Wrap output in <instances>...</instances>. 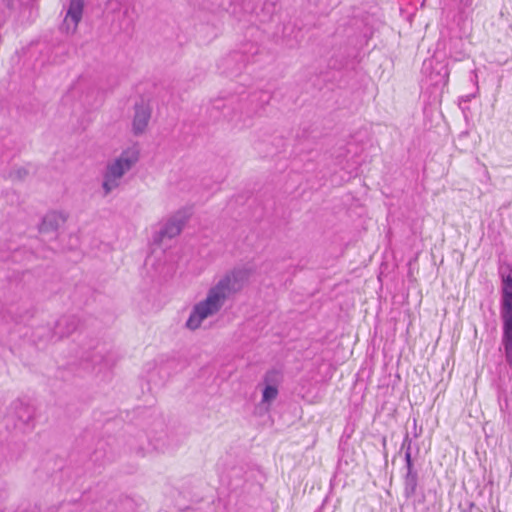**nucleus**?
<instances>
[{"instance_id":"ddd939ff","label":"nucleus","mask_w":512,"mask_h":512,"mask_svg":"<svg viewBox=\"0 0 512 512\" xmlns=\"http://www.w3.org/2000/svg\"><path fill=\"white\" fill-rule=\"evenodd\" d=\"M59 225V217L56 213L47 214L42 221L40 231L56 230Z\"/></svg>"},{"instance_id":"7ed1b4c3","label":"nucleus","mask_w":512,"mask_h":512,"mask_svg":"<svg viewBox=\"0 0 512 512\" xmlns=\"http://www.w3.org/2000/svg\"><path fill=\"white\" fill-rule=\"evenodd\" d=\"M502 291L500 316L503 322L502 345L505 351V359L512 365V275L501 273Z\"/></svg>"},{"instance_id":"1a4fd4ad","label":"nucleus","mask_w":512,"mask_h":512,"mask_svg":"<svg viewBox=\"0 0 512 512\" xmlns=\"http://www.w3.org/2000/svg\"><path fill=\"white\" fill-rule=\"evenodd\" d=\"M79 320L74 315H65L60 317L51 333V339L59 340L71 335L78 328Z\"/></svg>"},{"instance_id":"0eeeda50","label":"nucleus","mask_w":512,"mask_h":512,"mask_svg":"<svg viewBox=\"0 0 512 512\" xmlns=\"http://www.w3.org/2000/svg\"><path fill=\"white\" fill-rule=\"evenodd\" d=\"M281 379V373L277 370H270L265 373L263 378L265 387L262 391V404H265L269 407L270 404L277 398L278 385L281 382Z\"/></svg>"},{"instance_id":"4468645a","label":"nucleus","mask_w":512,"mask_h":512,"mask_svg":"<svg viewBox=\"0 0 512 512\" xmlns=\"http://www.w3.org/2000/svg\"><path fill=\"white\" fill-rule=\"evenodd\" d=\"M405 443H408V449L405 451V468L406 471H415L414 463L411 456V439L408 434L405 436Z\"/></svg>"},{"instance_id":"412c9836","label":"nucleus","mask_w":512,"mask_h":512,"mask_svg":"<svg viewBox=\"0 0 512 512\" xmlns=\"http://www.w3.org/2000/svg\"><path fill=\"white\" fill-rule=\"evenodd\" d=\"M401 449H405V451L408 449V443H405V439L403 440Z\"/></svg>"},{"instance_id":"f3484780","label":"nucleus","mask_w":512,"mask_h":512,"mask_svg":"<svg viewBox=\"0 0 512 512\" xmlns=\"http://www.w3.org/2000/svg\"><path fill=\"white\" fill-rule=\"evenodd\" d=\"M475 507V504L472 502H466L465 504H460L459 508L462 512H471L472 509Z\"/></svg>"},{"instance_id":"dca6fc26","label":"nucleus","mask_w":512,"mask_h":512,"mask_svg":"<svg viewBox=\"0 0 512 512\" xmlns=\"http://www.w3.org/2000/svg\"><path fill=\"white\" fill-rule=\"evenodd\" d=\"M236 2L237 0H215L217 7L225 11H230Z\"/></svg>"},{"instance_id":"6ab92c4d","label":"nucleus","mask_w":512,"mask_h":512,"mask_svg":"<svg viewBox=\"0 0 512 512\" xmlns=\"http://www.w3.org/2000/svg\"><path fill=\"white\" fill-rule=\"evenodd\" d=\"M100 358H101V356H99V355H92V356H87L86 360H89L93 363H98V359H100Z\"/></svg>"},{"instance_id":"b1692460","label":"nucleus","mask_w":512,"mask_h":512,"mask_svg":"<svg viewBox=\"0 0 512 512\" xmlns=\"http://www.w3.org/2000/svg\"><path fill=\"white\" fill-rule=\"evenodd\" d=\"M18 173L21 176V175H23V173L26 174V170H23V172H21V170H18Z\"/></svg>"},{"instance_id":"f03ea898","label":"nucleus","mask_w":512,"mask_h":512,"mask_svg":"<svg viewBox=\"0 0 512 512\" xmlns=\"http://www.w3.org/2000/svg\"><path fill=\"white\" fill-rule=\"evenodd\" d=\"M139 155V148L133 145L107 164L102 183L105 196L120 186L122 177L138 162Z\"/></svg>"},{"instance_id":"f8f14e48","label":"nucleus","mask_w":512,"mask_h":512,"mask_svg":"<svg viewBox=\"0 0 512 512\" xmlns=\"http://www.w3.org/2000/svg\"><path fill=\"white\" fill-rule=\"evenodd\" d=\"M429 78L432 85L446 86L449 80V70L447 66L440 65L437 71L433 69V71L429 75Z\"/></svg>"},{"instance_id":"9b49d317","label":"nucleus","mask_w":512,"mask_h":512,"mask_svg":"<svg viewBox=\"0 0 512 512\" xmlns=\"http://www.w3.org/2000/svg\"><path fill=\"white\" fill-rule=\"evenodd\" d=\"M236 98L231 97L229 99H215L212 103L214 109L222 110L224 117L229 120H233L236 114V108L234 105L236 104Z\"/></svg>"},{"instance_id":"f257e3e1","label":"nucleus","mask_w":512,"mask_h":512,"mask_svg":"<svg viewBox=\"0 0 512 512\" xmlns=\"http://www.w3.org/2000/svg\"><path fill=\"white\" fill-rule=\"evenodd\" d=\"M250 274L251 270L249 268L238 267L221 276L208 289L206 297L193 306L185 327L195 331L205 319L216 315L232 295L242 290Z\"/></svg>"},{"instance_id":"2eb2a0df","label":"nucleus","mask_w":512,"mask_h":512,"mask_svg":"<svg viewBox=\"0 0 512 512\" xmlns=\"http://www.w3.org/2000/svg\"><path fill=\"white\" fill-rule=\"evenodd\" d=\"M237 112H239L241 116L245 114V116L251 117L257 111L255 108L248 107V103L246 101L243 102V99L241 98L237 100Z\"/></svg>"},{"instance_id":"a211bd4d","label":"nucleus","mask_w":512,"mask_h":512,"mask_svg":"<svg viewBox=\"0 0 512 512\" xmlns=\"http://www.w3.org/2000/svg\"><path fill=\"white\" fill-rule=\"evenodd\" d=\"M473 0H459L460 10L463 12L465 8H468L472 5Z\"/></svg>"},{"instance_id":"423d86ee","label":"nucleus","mask_w":512,"mask_h":512,"mask_svg":"<svg viewBox=\"0 0 512 512\" xmlns=\"http://www.w3.org/2000/svg\"><path fill=\"white\" fill-rule=\"evenodd\" d=\"M85 0H70L61 29L67 34L74 33L82 19Z\"/></svg>"},{"instance_id":"393cba45","label":"nucleus","mask_w":512,"mask_h":512,"mask_svg":"<svg viewBox=\"0 0 512 512\" xmlns=\"http://www.w3.org/2000/svg\"><path fill=\"white\" fill-rule=\"evenodd\" d=\"M18 173L21 176V175H23V173L26 174V170H23V172H21V170H18Z\"/></svg>"},{"instance_id":"6e6552de","label":"nucleus","mask_w":512,"mask_h":512,"mask_svg":"<svg viewBox=\"0 0 512 512\" xmlns=\"http://www.w3.org/2000/svg\"><path fill=\"white\" fill-rule=\"evenodd\" d=\"M151 118V108L143 101L135 103L134 116L132 120V132L134 135L139 136L143 134L148 126Z\"/></svg>"},{"instance_id":"aec40b11","label":"nucleus","mask_w":512,"mask_h":512,"mask_svg":"<svg viewBox=\"0 0 512 512\" xmlns=\"http://www.w3.org/2000/svg\"><path fill=\"white\" fill-rule=\"evenodd\" d=\"M239 57H241V56L239 55V53H234L233 55H231V56H230V58H231V59H233V60H236V59H238Z\"/></svg>"},{"instance_id":"9d476101","label":"nucleus","mask_w":512,"mask_h":512,"mask_svg":"<svg viewBox=\"0 0 512 512\" xmlns=\"http://www.w3.org/2000/svg\"><path fill=\"white\" fill-rule=\"evenodd\" d=\"M418 487V472L406 471L403 477V494L405 498L411 499L416 495Z\"/></svg>"},{"instance_id":"20e7f679","label":"nucleus","mask_w":512,"mask_h":512,"mask_svg":"<svg viewBox=\"0 0 512 512\" xmlns=\"http://www.w3.org/2000/svg\"><path fill=\"white\" fill-rule=\"evenodd\" d=\"M189 218L187 210H179L172 215L153 236V241L161 243L165 238L171 239L180 234Z\"/></svg>"},{"instance_id":"5701e85b","label":"nucleus","mask_w":512,"mask_h":512,"mask_svg":"<svg viewBox=\"0 0 512 512\" xmlns=\"http://www.w3.org/2000/svg\"><path fill=\"white\" fill-rule=\"evenodd\" d=\"M18 173L21 176V175H23V173L26 174V170H23V172H21V170H18Z\"/></svg>"},{"instance_id":"4be33fe9","label":"nucleus","mask_w":512,"mask_h":512,"mask_svg":"<svg viewBox=\"0 0 512 512\" xmlns=\"http://www.w3.org/2000/svg\"><path fill=\"white\" fill-rule=\"evenodd\" d=\"M255 98H256V95L251 96L249 102L252 104Z\"/></svg>"},{"instance_id":"39448f33","label":"nucleus","mask_w":512,"mask_h":512,"mask_svg":"<svg viewBox=\"0 0 512 512\" xmlns=\"http://www.w3.org/2000/svg\"><path fill=\"white\" fill-rule=\"evenodd\" d=\"M12 409L16 419L15 427L23 432L31 431L34 428L35 408L18 400L13 403Z\"/></svg>"}]
</instances>
